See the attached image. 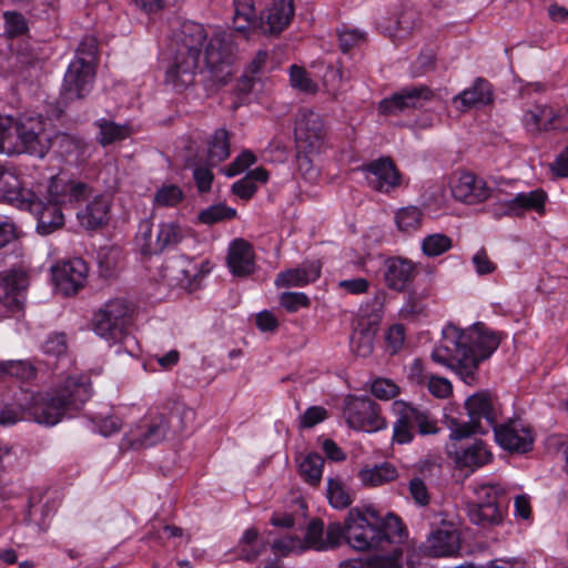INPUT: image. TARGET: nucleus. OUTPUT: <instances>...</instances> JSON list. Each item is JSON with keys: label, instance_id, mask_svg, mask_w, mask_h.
Listing matches in <instances>:
<instances>
[{"label": "nucleus", "instance_id": "f03ea898", "mask_svg": "<svg viewBox=\"0 0 568 568\" xmlns=\"http://www.w3.org/2000/svg\"><path fill=\"white\" fill-rule=\"evenodd\" d=\"M442 334V341L432 352V359L454 369L465 384H476L479 364L498 348L499 338L480 324L467 329L448 324Z\"/></svg>", "mask_w": 568, "mask_h": 568}, {"label": "nucleus", "instance_id": "7c9ffc66", "mask_svg": "<svg viewBox=\"0 0 568 568\" xmlns=\"http://www.w3.org/2000/svg\"><path fill=\"white\" fill-rule=\"evenodd\" d=\"M226 264L234 276L245 277L248 274V243L243 239L233 240L227 248Z\"/></svg>", "mask_w": 568, "mask_h": 568}, {"label": "nucleus", "instance_id": "2eb2a0df", "mask_svg": "<svg viewBox=\"0 0 568 568\" xmlns=\"http://www.w3.org/2000/svg\"><path fill=\"white\" fill-rule=\"evenodd\" d=\"M435 99V93L427 85H409L399 89L389 98L379 102L378 110L383 114H398L410 110L423 109Z\"/></svg>", "mask_w": 568, "mask_h": 568}, {"label": "nucleus", "instance_id": "473e14b6", "mask_svg": "<svg viewBox=\"0 0 568 568\" xmlns=\"http://www.w3.org/2000/svg\"><path fill=\"white\" fill-rule=\"evenodd\" d=\"M398 477L396 467L388 463H382L373 467H365L359 470L358 478L366 486H381L395 480Z\"/></svg>", "mask_w": 568, "mask_h": 568}, {"label": "nucleus", "instance_id": "69168bd1", "mask_svg": "<svg viewBox=\"0 0 568 568\" xmlns=\"http://www.w3.org/2000/svg\"><path fill=\"white\" fill-rule=\"evenodd\" d=\"M343 539H345V525L342 526L339 523H332L326 530L325 541L327 549L337 547Z\"/></svg>", "mask_w": 568, "mask_h": 568}, {"label": "nucleus", "instance_id": "3c124183", "mask_svg": "<svg viewBox=\"0 0 568 568\" xmlns=\"http://www.w3.org/2000/svg\"><path fill=\"white\" fill-rule=\"evenodd\" d=\"M371 283L364 277H353L341 280L336 284V290L341 294L362 295L368 292Z\"/></svg>", "mask_w": 568, "mask_h": 568}, {"label": "nucleus", "instance_id": "774afa93", "mask_svg": "<svg viewBox=\"0 0 568 568\" xmlns=\"http://www.w3.org/2000/svg\"><path fill=\"white\" fill-rule=\"evenodd\" d=\"M551 171L557 176L568 178V146L557 155L551 164Z\"/></svg>", "mask_w": 568, "mask_h": 568}, {"label": "nucleus", "instance_id": "5701e85b", "mask_svg": "<svg viewBox=\"0 0 568 568\" xmlns=\"http://www.w3.org/2000/svg\"><path fill=\"white\" fill-rule=\"evenodd\" d=\"M368 183L377 191L388 193L400 184V175L388 158H381L365 168Z\"/></svg>", "mask_w": 568, "mask_h": 568}, {"label": "nucleus", "instance_id": "6ab92c4d", "mask_svg": "<svg viewBox=\"0 0 568 568\" xmlns=\"http://www.w3.org/2000/svg\"><path fill=\"white\" fill-rule=\"evenodd\" d=\"M496 443L505 450L524 454L531 450L535 435L521 420H509L494 429Z\"/></svg>", "mask_w": 568, "mask_h": 568}, {"label": "nucleus", "instance_id": "f3484780", "mask_svg": "<svg viewBox=\"0 0 568 568\" xmlns=\"http://www.w3.org/2000/svg\"><path fill=\"white\" fill-rule=\"evenodd\" d=\"M425 552L430 557H454L460 549V536L456 525L440 519L439 526H434L425 541Z\"/></svg>", "mask_w": 568, "mask_h": 568}, {"label": "nucleus", "instance_id": "ddd939ff", "mask_svg": "<svg viewBox=\"0 0 568 568\" xmlns=\"http://www.w3.org/2000/svg\"><path fill=\"white\" fill-rule=\"evenodd\" d=\"M170 425L164 414H154L143 418L130 429L122 439V447L141 449L161 443L168 435Z\"/></svg>", "mask_w": 568, "mask_h": 568}, {"label": "nucleus", "instance_id": "c756f323", "mask_svg": "<svg viewBox=\"0 0 568 568\" xmlns=\"http://www.w3.org/2000/svg\"><path fill=\"white\" fill-rule=\"evenodd\" d=\"M183 233L181 226L175 222H163L159 225L154 246L150 243L143 246L145 254L161 253L165 248L173 247L181 242Z\"/></svg>", "mask_w": 568, "mask_h": 568}, {"label": "nucleus", "instance_id": "7ed1b4c3", "mask_svg": "<svg viewBox=\"0 0 568 568\" xmlns=\"http://www.w3.org/2000/svg\"><path fill=\"white\" fill-rule=\"evenodd\" d=\"M47 194V202H43L31 190L17 189L4 193V201L30 211L37 217V231L47 235L63 225V209L87 200L92 194V187L83 181L58 174L51 178Z\"/></svg>", "mask_w": 568, "mask_h": 568}, {"label": "nucleus", "instance_id": "0e129e2a", "mask_svg": "<svg viewBox=\"0 0 568 568\" xmlns=\"http://www.w3.org/2000/svg\"><path fill=\"white\" fill-rule=\"evenodd\" d=\"M248 169V151H243L232 163L222 171L227 178H234Z\"/></svg>", "mask_w": 568, "mask_h": 568}, {"label": "nucleus", "instance_id": "bb28decb", "mask_svg": "<svg viewBox=\"0 0 568 568\" xmlns=\"http://www.w3.org/2000/svg\"><path fill=\"white\" fill-rule=\"evenodd\" d=\"M547 199V193L542 189L519 192L508 200L507 213L519 215L525 211H535L538 214H544Z\"/></svg>", "mask_w": 568, "mask_h": 568}, {"label": "nucleus", "instance_id": "4c0bfd02", "mask_svg": "<svg viewBox=\"0 0 568 568\" xmlns=\"http://www.w3.org/2000/svg\"><path fill=\"white\" fill-rule=\"evenodd\" d=\"M230 155L229 132L225 129H217L209 141L207 161L215 165L227 159Z\"/></svg>", "mask_w": 568, "mask_h": 568}, {"label": "nucleus", "instance_id": "39448f33", "mask_svg": "<svg viewBox=\"0 0 568 568\" xmlns=\"http://www.w3.org/2000/svg\"><path fill=\"white\" fill-rule=\"evenodd\" d=\"M91 396V386L84 376L68 377L60 386L32 397L28 407L38 424L57 425L65 415L79 410Z\"/></svg>", "mask_w": 568, "mask_h": 568}, {"label": "nucleus", "instance_id": "6e6d98bb", "mask_svg": "<svg viewBox=\"0 0 568 568\" xmlns=\"http://www.w3.org/2000/svg\"><path fill=\"white\" fill-rule=\"evenodd\" d=\"M45 354L61 356L67 351V337L63 333H54L48 336L43 344Z\"/></svg>", "mask_w": 568, "mask_h": 568}, {"label": "nucleus", "instance_id": "f8f14e48", "mask_svg": "<svg viewBox=\"0 0 568 568\" xmlns=\"http://www.w3.org/2000/svg\"><path fill=\"white\" fill-rule=\"evenodd\" d=\"M343 416L347 425L356 430L374 433L385 428L378 405L368 397H349L345 402Z\"/></svg>", "mask_w": 568, "mask_h": 568}, {"label": "nucleus", "instance_id": "5fc2aeb1", "mask_svg": "<svg viewBox=\"0 0 568 568\" xmlns=\"http://www.w3.org/2000/svg\"><path fill=\"white\" fill-rule=\"evenodd\" d=\"M426 383L429 393L437 398H447L453 393V385L445 377L430 375Z\"/></svg>", "mask_w": 568, "mask_h": 568}, {"label": "nucleus", "instance_id": "58836bf2", "mask_svg": "<svg viewBox=\"0 0 568 568\" xmlns=\"http://www.w3.org/2000/svg\"><path fill=\"white\" fill-rule=\"evenodd\" d=\"M326 496L329 505L336 509H344L353 501L351 493L338 477L327 479Z\"/></svg>", "mask_w": 568, "mask_h": 568}, {"label": "nucleus", "instance_id": "412c9836", "mask_svg": "<svg viewBox=\"0 0 568 568\" xmlns=\"http://www.w3.org/2000/svg\"><path fill=\"white\" fill-rule=\"evenodd\" d=\"M493 190L487 181L469 172L460 174L452 186L453 196L466 204L484 202L491 196Z\"/></svg>", "mask_w": 568, "mask_h": 568}, {"label": "nucleus", "instance_id": "a19ab883", "mask_svg": "<svg viewBox=\"0 0 568 568\" xmlns=\"http://www.w3.org/2000/svg\"><path fill=\"white\" fill-rule=\"evenodd\" d=\"M276 556H288L305 551V542L300 536L285 534L267 541Z\"/></svg>", "mask_w": 568, "mask_h": 568}, {"label": "nucleus", "instance_id": "4468645a", "mask_svg": "<svg viewBox=\"0 0 568 568\" xmlns=\"http://www.w3.org/2000/svg\"><path fill=\"white\" fill-rule=\"evenodd\" d=\"M475 493L477 499L468 507L470 521L480 526L498 524L503 518L501 490L496 485L485 484L479 486Z\"/></svg>", "mask_w": 568, "mask_h": 568}, {"label": "nucleus", "instance_id": "a211bd4d", "mask_svg": "<svg viewBox=\"0 0 568 568\" xmlns=\"http://www.w3.org/2000/svg\"><path fill=\"white\" fill-rule=\"evenodd\" d=\"M89 268L80 258H71L52 267V280L58 292L69 296L75 294L87 282Z\"/></svg>", "mask_w": 568, "mask_h": 568}, {"label": "nucleus", "instance_id": "2f4dec72", "mask_svg": "<svg viewBox=\"0 0 568 568\" xmlns=\"http://www.w3.org/2000/svg\"><path fill=\"white\" fill-rule=\"evenodd\" d=\"M490 459L491 453L481 440H474L456 455V462L462 467L477 468L486 465Z\"/></svg>", "mask_w": 568, "mask_h": 568}, {"label": "nucleus", "instance_id": "9d476101", "mask_svg": "<svg viewBox=\"0 0 568 568\" xmlns=\"http://www.w3.org/2000/svg\"><path fill=\"white\" fill-rule=\"evenodd\" d=\"M132 308L126 301L111 300L94 315V331L109 341L120 339L131 323Z\"/></svg>", "mask_w": 568, "mask_h": 568}, {"label": "nucleus", "instance_id": "de8ad7c7", "mask_svg": "<svg viewBox=\"0 0 568 568\" xmlns=\"http://www.w3.org/2000/svg\"><path fill=\"white\" fill-rule=\"evenodd\" d=\"M4 30L9 38H16L28 31V22L23 14L16 11H6L3 13Z\"/></svg>", "mask_w": 568, "mask_h": 568}, {"label": "nucleus", "instance_id": "423d86ee", "mask_svg": "<svg viewBox=\"0 0 568 568\" xmlns=\"http://www.w3.org/2000/svg\"><path fill=\"white\" fill-rule=\"evenodd\" d=\"M50 121L42 115L11 116V135L7 143L8 155L29 153L44 158L52 145Z\"/></svg>", "mask_w": 568, "mask_h": 568}, {"label": "nucleus", "instance_id": "393cba45", "mask_svg": "<svg viewBox=\"0 0 568 568\" xmlns=\"http://www.w3.org/2000/svg\"><path fill=\"white\" fill-rule=\"evenodd\" d=\"M493 100V89L490 83L481 78L475 80L470 88L463 90L454 97L453 104L455 108L465 112L471 108L486 105Z\"/></svg>", "mask_w": 568, "mask_h": 568}, {"label": "nucleus", "instance_id": "20e7f679", "mask_svg": "<svg viewBox=\"0 0 568 568\" xmlns=\"http://www.w3.org/2000/svg\"><path fill=\"white\" fill-rule=\"evenodd\" d=\"M405 536L402 520L394 514L379 520L374 510L365 515L353 508L345 519V540L358 551L382 550L389 554L392 548L400 547Z\"/></svg>", "mask_w": 568, "mask_h": 568}, {"label": "nucleus", "instance_id": "bf43d9fd", "mask_svg": "<svg viewBox=\"0 0 568 568\" xmlns=\"http://www.w3.org/2000/svg\"><path fill=\"white\" fill-rule=\"evenodd\" d=\"M471 262L478 275H487L496 270V265L490 261L485 250L477 251L473 255Z\"/></svg>", "mask_w": 568, "mask_h": 568}, {"label": "nucleus", "instance_id": "37998d69", "mask_svg": "<svg viewBox=\"0 0 568 568\" xmlns=\"http://www.w3.org/2000/svg\"><path fill=\"white\" fill-rule=\"evenodd\" d=\"M235 216V209L229 207L224 204H215L202 210L199 214V221L203 224L212 225L219 222L232 220Z\"/></svg>", "mask_w": 568, "mask_h": 568}, {"label": "nucleus", "instance_id": "72a5a7b5", "mask_svg": "<svg viewBox=\"0 0 568 568\" xmlns=\"http://www.w3.org/2000/svg\"><path fill=\"white\" fill-rule=\"evenodd\" d=\"M376 329L364 322H358L351 336V348L362 357L368 356L373 352L374 337Z\"/></svg>", "mask_w": 568, "mask_h": 568}, {"label": "nucleus", "instance_id": "0eeeda50", "mask_svg": "<svg viewBox=\"0 0 568 568\" xmlns=\"http://www.w3.org/2000/svg\"><path fill=\"white\" fill-rule=\"evenodd\" d=\"M465 407L468 422L456 424L450 428L452 439H462L471 434H487L498 426L499 407L498 403L488 392H478L470 395Z\"/></svg>", "mask_w": 568, "mask_h": 568}, {"label": "nucleus", "instance_id": "cd10ccee", "mask_svg": "<svg viewBox=\"0 0 568 568\" xmlns=\"http://www.w3.org/2000/svg\"><path fill=\"white\" fill-rule=\"evenodd\" d=\"M402 547L392 548L389 554L372 558H352L339 564V568H403Z\"/></svg>", "mask_w": 568, "mask_h": 568}, {"label": "nucleus", "instance_id": "c9c22d12", "mask_svg": "<svg viewBox=\"0 0 568 568\" xmlns=\"http://www.w3.org/2000/svg\"><path fill=\"white\" fill-rule=\"evenodd\" d=\"M394 220L399 232L412 234L420 229L424 220V213L417 206H405L397 210Z\"/></svg>", "mask_w": 568, "mask_h": 568}, {"label": "nucleus", "instance_id": "1a4fd4ad", "mask_svg": "<svg viewBox=\"0 0 568 568\" xmlns=\"http://www.w3.org/2000/svg\"><path fill=\"white\" fill-rule=\"evenodd\" d=\"M294 135L297 149L305 153L300 159V170L310 164L308 154L320 152L325 136V126L322 116L310 109H301L295 119Z\"/></svg>", "mask_w": 568, "mask_h": 568}, {"label": "nucleus", "instance_id": "864d4df0", "mask_svg": "<svg viewBox=\"0 0 568 568\" xmlns=\"http://www.w3.org/2000/svg\"><path fill=\"white\" fill-rule=\"evenodd\" d=\"M248 2L247 0H234L233 27L235 31L247 38Z\"/></svg>", "mask_w": 568, "mask_h": 568}, {"label": "nucleus", "instance_id": "79ce46f5", "mask_svg": "<svg viewBox=\"0 0 568 568\" xmlns=\"http://www.w3.org/2000/svg\"><path fill=\"white\" fill-rule=\"evenodd\" d=\"M100 129V142L103 145L111 144L115 141L125 139L130 134V129L126 125L116 124L113 121L100 120L98 121Z\"/></svg>", "mask_w": 568, "mask_h": 568}, {"label": "nucleus", "instance_id": "09e8293b", "mask_svg": "<svg viewBox=\"0 0 568 568\" xmlns=\"http://www.w3.org/2000/svg\"><path fill=\"white\" fill-rule=\"evenodd\" d=\"M372 394L381 400H389L399 394V387L388 378H376L371 385Z\"/></svg>", "mask_w": 568, "mask_h": 568}, {"label": "nucleus", "instance_id": "603ef678", "mask_svg": "<svg viewBox=\"0 0 568 568\" xmlns=\"http://www.w3.org/2000/svg\"><path fill=\"white\" fill-rule=\"evenodd\" d=\"M366 40V34L357 29H343L338 31L339 48L344 53L359 47Z\"/></svg>", "mask_w": 568, "mask_h": 568}, {"label": "nucleus", "instance_id": "6e6552de", "mask_svg": "<svg viewBox=\"0 0 568 568\" xmlns=\"http://www.w3.org/2000/svg\"><path fill=\"white\" fill-rule=\"evenodd\" d=\"M392 410L397 416L393 427V439L398 444H408L413 440V430L416 427L422 435L438 432L436 420L427 410L419 409L404 400H395Z\"/></svg>", "mask_w": 568, "mask_h": 568}, {"label": "nucleus", "instance_id": "49530a36", "mask_svg": "<svg viewBox=\"0 0 568 568\" xmlns=\"http://www.w3.org/2000/svg\"><path fill=\"white\" fill-rule=\"evenodd\" d=\"M1 376L8 374L20 379H31L36 376L34 366L28 361L0 362Z\"/></svg>", "mask_w": 568, "mask_h": 568}, {"label": "nucleus", "instance_id": "c85d7f7f", "mask_svg": "<svg viewBox=\"0 0 568 568\" xmlns=\"http://www.w3.org/2000/svg\"><path fill=\"white\" fill-rule=\"evenodd\" d=\"M109 210V201L102 195H97L83 210L77 213V217L84 229L95 230L108 222Z\"/></svg>", "mask_w": 568, "mask_h": 568}, {"label": "nucleus", "instance_id": "dca6fc26", "mask_svg": "<svg viewBox=\"0 0 568 568\" xmlns=\"http://www.w3.org/2000/svg\"><path fill=\"white\" fill-rule=\"evenodd\" d=\"M294 13L293 0H272V3L261 12L258 19L251 18V31L277 37L290 27Z\"/></svg>", "mask_w": 568, "mask_h": 568}, {"label": "nucleus", "instance_id": "4be33fe9", "mask_svg": "<svg viewBox=\"0 0 568 568\" xmlns=\"http://www.w3.org/2000/svg\"><path fill=\"white\" fill-rule=\"evenodd\" d=\"M322 273V263L318 260H306L296 267L280 272L274 284L277 288L304 287L316 282Z\"/></svg>", "mask_w": 568, "mask_h": 568}, {"label": "nucleus", "instance_id": "f704fd0d", "mask_svg": "<svg viewBox=\"0 0 568 568\" xmlns=\"http://www.w3.org/2000/svg\"><path fill=\"white\" fill-rule=\"evenodd\" d=\"M185 199L184 191L176 184L163 183L153 195L152 206L156 209L178 207Z\"/></svg>", "mask_w": 568, "mask_h": 568}, {"label": "nucleus", "instance_id": "680f3d73", "mask_svg": "<svg viewBox=\"0 0 568 568\" xmlns=\"http://www.w3.org/2000/svg\"><path fill=\"white\" fill-rule=\"evenodd\" d=\"M417 26V12L414 10L404 11L397 19L396 31L398 36L410 33Z\"/></svg>", "mask_w": 568, "mask_h": 568}, {"label": "nucleus", "instance_id": "4d7b16f0", "mask_svg": "<svg viewBox=\"0 0 568 568\" xmlns=\"http://www.w3.org/2000/svg\"><path fill=\"white\" fill-rule=\"evenodd\" d=\"M327 417V412L322 406L308 407L301 417V426L311 428L316 424L323 422Z\"/></svg>", "mask_w": 568, "mask_h": 568}, {"label": "nucleus", "instance_id": "b1692460", "mask_svg": "<svg viewBox=\"0 0 568 568\" xmlns=\"http://www.w3.org/2000/svg\"><path fill=\"white\" fill-rule=\"evenodd\" d=\"M521 123L531 136L540 135L554 129L556 110L548 104L530 105L524 111Z\"/></svg>", "mask_w": 568, "mask_h": 568}, {"label": "nucleus", "instance_id": "c03bdc74", "mask_svg": "<svg viewBox=\"0 0 568 568\" xmlns=\"http://www.w3.org/2000/svg\"><path fill=\"white\" fill-rule=\"evenodd\" d=\"M290 83L293 89L307 94H314L317 91V84L310 77L308 72L296 64L290 67Z\"/></svg>", "mask_w": 568, "mask_h": 568}, {"label": "nucleus", "instance_id": "f257e3e1", "mask_svg": "<svg viewBox=\"0 0 568 568\" xmlns=\"http://www.w3.org/2000/svg\"><path fill=\"white\" fill-rule=\"evenodd\" d=\"M212 79L225 83L235 73L237 49L233 34L222 29L209 32L201 23L184 22L174 39V55L165 72V83L182 91L191 85L200 57Z\"/></svg>", "mask_w": 568, "mask_h": 568}, {"label": "nucleus", "instance_id": "a878e982", "mask_svg": "<svg viewBox=\"0 0 568 568\" xmlns=\"http://www.w3.org/2000/svg\"><path fill=\"white\" fill-rule=\"evenodd\" d=\"M416 265L407 258L393 257L386 263L385 281L388 287L403 291L413 281Z\"/></svg>", "mask_w": 568, "mask_h": 568}, {"label": "nucleus", "instance_id": "a18cd8bd", "mask_svg": "<svg viewBox=\"0 0 568 568\" xmlns=\"http://www.w3.org/2000/svg\"><path fill=\"white\" fill-rule=\"evenodd\" d=\"M324 535V525L320 519H313L308 523L306 528L305 537L303 541L305 542L306 549H315V550H327V544L325 541Z\"/></svg>", "mask_w": 568, "mask_h": 568}, {"label": "nucleus", "instance_id": "8fccbe9b", "mask_svg": "<svg viewBox=\"0 0 568 568\" xmlns=\"http://www.w3.org/2000/svg\"><path fill=\"white\" fill-rule=\"evenodd\" d=\"M280 304L287 312L294 313L301 308L308 307L311 301L303 292H284L280 295Z\"/></svg>", "mask_w": 568, "mask_h": 568}, {"label": "nucleus", "instance_id": "e2e57ef3", "mask_svg": "<svg viewBox=\"0 0 568 568\" xmlns=\"http://www.w3.org/2000/svg\"><path fill=\"white\" fill-rule=\"evenodd\" d=\"M405 341V328L400 324H396L389 327L386 334L387 346L393 353H396Z\"/></svg>", "mask_w": 568, "mask_h": 568}, {"label": "nucleus", "instance_id": "338daca9", "mask_svg": "<svg viewBox=\"0 0 568 568\" xmlns=\"http://www.w3.org/2000/svg\"><path fill=\"white\" fill-rule=\"evenodd\" d=\"M24 418L22 406H8L0 412V425L9 426Z\"/></svg>", "mask_w": 568, "mask_h": 568}, {"label": "nucleus", "instance_id": "13d9d810", "mask_svg": "<svg viewBox=\"0 0 568 568\" xmlns=\"http://www.w3.org/2000/svg\"><path fill=\"white\" fill-rule=\"evenodd\" d=\"M409 493L416 504L425 506L429 501V494L423 479L416 477L409 481Z\"/></svg>", "mask_w": 568, "mask_h": 568}, {"label": "nucleus", "instance_id": "aec40b11", "mask_svg": "<svg viewBox=\"0 0 568 568\" xmlns=\"http://www.w3.org/2000/svg\"><path fill=\"white\" fill-rule=\"evenodd\" d=\"M29 278L22 270H10L0 280V303L11 312L21 311Z\"/></svg>", "mask_w": 568, "mask_h": 568}, {"label": "nucleus", "instance_id": "9b49d317", "mask_svg": "<svg viewBox=\"0 0 568 568\" xmlns=\"http://www.w3.org/2000/svg\"><path fill=\"white\" fill-rule=\"evenodd\" d=\"M95 65L83 57H75L64 73L60 97L64 102L84 99L93 89Z\"/></svg>", "mask_w": 568, "mask_h": 568}, {"label": "nucleus", "instance_id": "e433bc0d", "mask_svg": "<svg viewBox=\"0 0 568 568\" xmlns=\"http://www.w3.org/2000/svg\"><path fill=\"white\" fill-rule=\"evenodd\" d=\"M323 468L324 458L316 453H310L301 459L298 473L306 483L316 486L321 483Z\"/></svg>", "mask_w": 568, "mask_h": 568}, {"label": "nucleus", "instance_id": "ea45409f", "mask_svg": "<svg viewBox=\"0 0 568 568\" xmlns=\"http://www.w3.org/2000/svg\"><path fill=\"white\" fill-rule=\"evenodd\" d=\"M453 247V241L444 233H432L426 235L420 242V248L427 257H437Z\"/></svg>", "mask_w": 568, "mask_h": 568}, {"label": "nucleus", "instance_id": "052dcab7", "mask_svg": "<svg viewBox=\"0 0 568 568\" xmlns=\"http://www.w3.org/2000/svg\"><path fill=\"white\" fill-rule=\"evenodd\" d=\"M193 178L196 187L201 193L209 192L211 190L214 175L209 168L196 166L193 171Z\"/></svg>", "mask_w": 568, "mask_h": 568}]
</instances>
